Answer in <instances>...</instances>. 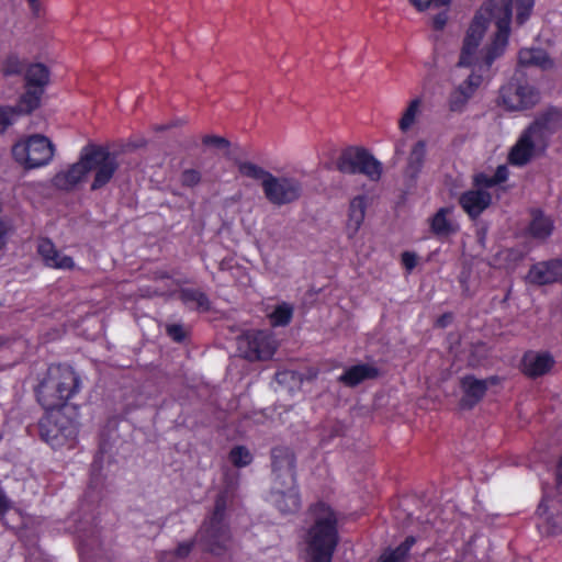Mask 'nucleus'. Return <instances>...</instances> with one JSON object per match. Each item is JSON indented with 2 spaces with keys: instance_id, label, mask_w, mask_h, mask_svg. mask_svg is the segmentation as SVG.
<instances>
[{
  "instance_id": "nucleus-7",
  "label": "nucleus",
  "mask_w": 562,
  "mask_h": 562,
  "mask_svg": "<svg viewBox=\"0 0 562 562\" xmlns=\"http://www.w3.org/2000/svg\"><path fill=\"white\" fill-rule=\"evenodd\" d=\"M54 151L55 148L52 142L41 134L20 140L12 147L14 159L29 169L49 164L54 157Z\"/></svg>"
},
{
  "instance_id": "nucleus-21",
  "label": "nucleus",
  "mask_w": 562,
  "mask_h": 562,
  "mask_svg": "<svg viewBox=\"0 0 562 562\" xmlns=\"http://www.w3.org/2000/svg\"><path fill=\"white\" fill-rule=\"evenodd\" d=\"M367 210V199L364 195L355 196L349 204L348 220H347V234L349 238L356 236L359 232Z\"/></svg>"
},
{
  "instance_id": "nucleus-42",
  "label": "nucleus",
  "mask_w": 562,
  "mask_h": 562,
  "mask_svg": "<svg viewBox=\"0 0 562 562\" xmlns=\"http://www.w3.org/2000/svg\"><path fill=\"white\" fill-rule=\"evenodd\" d=\"M201 181V173L195 169H186L181 173V183L186 187H194Z\"/></svg>"
},
{
  "instance_id": "nucleus-13",
  "label": "nucleus",
  "mask_w": 562,
  "mask_h": 562,
  "mask_svg": "<svg viewBox=\"0 0 562 562\" xmlns=\"http://www.w3.org/2000/svg\"><path fill=\"white\" fill-rule=\"evenodd\" d=\"M273 484L277 482L282 486H291L295 483L294 454L283 447L274 448L271 452Z\"/></svg>"
},
{
  "instance_id": "nucleus-9",
  "label": "nucleus",
  "mask_w": 562,
  "mask_h": 562,
  "mask_svg": "<svg viewBox=\"0 0 562 562\" xmlns=\"http://www.w3.org/2000/svg\"><path fill=\"white\" fill-rule=\"evenodd\" d=\"M85 161L88 162L89 171L93 172L91 190L104 188L114 177L120 164L116 155L101 146H86Z\"/></svg>"
},
{
  "instance_id": "nucleus-47",
  "label": "nucleus",
  "mask_w": 562,
  "mask_h": 562,
  "mask_svg": "<svg viewBox=\"0 0 562 562\" xmlns=\"http://www.w3.org/2000/svg\"><path fill=\"white\" fill-rule=\"evenodd\" d=\"M447 14L446 13H439L437 14L434 20H432V24H434V27L436 30H441L445 27L446 23H447Z\"/></svg>"
},
{
  "instance_id": "nucleus-1",
  "label": "nucleus",
  "mask_w": 562,
  "mask_h": 562,
  "mask_svg": "<svg viewBox=\"0 0 562 562\" xmlns=\"http://www.w3.org/2000/svg\"><path fill=\"white\" fill-rule=\"evenodd\" d=\"M510 19L512 0H490L474 16L453 72L454 79L461 81L448 98L451 112L464 111L493 61L505 52Z\"/></svg>"
},
{
  "instance_id": "nucleus-14",
  "label": "nucleus",
  "mask_w": 562,
  "mask_h": 562,
  "mask_svg": "<svg viewBox=\"0 0 562 562\" xmlns=\"http://www.w3.org/2000/svg\"><path fill=\"white\" fill-rule=\"evenodd\" d=\"M528 280L539 285L562 280V260L553 259L533 265L528 272Z\"/></svg>"
},
{
  "instance_id": "nucleus-37",
  "label": "nucleus",
  "mask_w": 562,
  "mask_h": 562,
  "mask_svg": "<svg viewBox=\"0 0 562 562\" xmlns=\"http://www.w3.org/2000/svg\"><path fill=\"white\" fill-rule=\"evenodd\" d=\"M515 4L517 11V23L524 24L532 11L535 0H516Z\"/></svg>"
},
{
  "instance_id": "nucleus-28",
  "label": "nucleus",
  "mask_w": 562,
  "mask_h": 562,
  "mask_svg": "<svg viewBox=\"0 0 562 562\" xmlns=\"http://www.w3.org/2000/svg\"><path fill=\"white\" fill-rule=\"evenodd\" d=\"M179 299L191 310L207 311L210 308L207 296L198 289H182L179 292Z\"/></svg>"
},
{
  "instance_id": "nucleus-19",
  "label": "nucleus",
  "mask_w": 562,
  "mask_h": 562,
  "mask_svg": "<svg viewBox=\"0 0 562 562\" xmlns=\"http://www.w3.org/2000/svg\"><path fill=\"white\" fill-rule=\"evenodd\" d=\"M491 201V194L482 189L467 191L460 196L462 209L473 218L487 209Z\"/></svg>"
},
{
  "instance_id": "nucleus-48",
  "label": "nucleus",
  "mask_w": 562,
  "mask_h": 562,
  "mask_svg": "<svg viewBox=\"0 0 562 562\" xmlns=\"http://www.w3.org/2000/svg\"><path fill=\"white\" fill-rule=\"evenodd\" d=\"M7 231L5 224L0 222V249L4 246Z\"/></svg>"
},
{
  "instance_id": "nucleus-23",
  "label": "nucleus",
  "mask_w": 562,
  "mask_h": 562,
  "mask_svg": "<svg viewBox=\"0 0 562 562\" xmlns=\"http://www.w3.org/2000/svg\"><path fill=\"white\" fill-rule=\"evenodd\" d=\"M451 213L452 209L450 207H441L436 212V214L429 220L432 234L439 237H445L457 232L458 226L451 220Z\"/></svg>"
},
{
  "instance_id": "nucleus-29",
  "label": "nucleus",
  "mask_w": 562,
  "mask_h": 562,
  "mask_svg": "<svg viewBox=\"0 0 562 562\" xmlns=\"http://www.w3.org/2000/svg\"><path fill=\"white\" fill-rule=\"evenodd\" d=\"M43 90L27 87V90L20 98V101L15 108L16 114H29L40 106Z\"/></svg>"
},
{
  "instance_id": "nucleus-5",
  "label": "nucleus",
  "mask_w": 562,
  "mask_h": 562,
  "mask_svg": "<svg viewBox=\"0 0 562 562\" xmlns=\"http://www.w3.org/2000/svg\"><path fill=\"white\" fill-rule=\"evenodd\" d=\"M46 414L40 422L42 438L53 448L74 441L78 432L76 408L45 409Z\"/></svg>"
},
{
  "instance_id": "nucleus-35",
  "label": "nucleus",
  "mask_w": 562,
  "mask_h": 562,
  "mask_svg": "<svg viewBox=\"0 0 562 562\" xmlns=\"http://www.w3.org/2000/svg\"><path fill=\"white\" fill-rule=\"evenodd\" d=\"M420 109H422V99L420 98H415L414 100H412L409 102L408 106L404 111V113L398 122V126H400L401 131L406 132L413 126L416 119L419 116V114L422 112Z\"/></svg>"
},
{
  "instance_id": "nucleus-26",
  "label": "nucleus",
  "mask_w": 562,
  "mask_h": 562,
  "mask_svg": "<svg viewBox=\"0 0 562 562\" xmlns=\"http://www.w3.org/2000/svg\"><path fill=\"white\" fill-rule=\"evenodd\" d=\"M518 61L522 66H536L541 69H549L553 66L548 54L540 48H524L519 52Z\"/></svg>"
},
{
  "instance_id": "nucleus-10",
  "label": "nucleus",
  "mask_w": 562,
  "mask_h": 562,
  "mask_svg": "<svg viewBox=\"0 0 562 562\" xmlns=\"http://www.w3.org/2000/svg\"><path fill=\"white\" fill-rule=\"evenodd\" d=\"M277 348V340L267 330H247L237 337V351L249 361L269 360Z\"/></svg>"
},
{
  "instance_id": "nucleus-34",
  "label": "nucleus",
  "mask_w": 562,
  "mask_h": 562,
  "mask_svg": "<svg viewBox=\"0 0 562 562\" xmlns=\"http://www.w3.org/2000/svg\"><path fill=\"white\" fill-rule=\"evenodd\" d=\"M196 540H187L180 542L175 550L164 551L160 554L161 562H179L184 560L191 553Z\"/></svg>"
},
{
  "instance_id": "nucleus-6",
  "label": "nucleus",
  "mask_w": 562,
  "mask_h": 562,
  "mask_svg": "<svg viewBox=\"0 0 562 562\" xmlns=\"http://www.w3.org/2000/svg\"><path fill=\"white\" fill-rule=\"evenodd\" d=\"M226 501L224 496H218L212 516L204 521L195 535V540L204 550L218 553L229 541V531L224 524V513Z\"/></svg>"
},
{
  "instance_id": "nucleus-27",
  "label": "nucleus",
  "mask_w": 562,
  "mask_h": 562,
  "mask_svg": "<svg viewBox=\"0 0 562 562\" xmlns=\"http://www.w3.org/2000/svg\"><path fill=\"white\" fill-rule=\"evenodd\" d=\"M24 78L26 87H34L43 90V87H45L49 81V70L41 63L31 64L25 70Z\"/></svg>"
},
{
  "instance_id": "nucleus-12",
  "label": "nucleus",
  "mask_w": 562,
  "mask_h": 562,
  "mask_svg": "<svg viewBox=\"0 0 562 562\" xmlns=\"http://www.w3.org/2000/svg\"><path fill=\"white\" fill-rule=\"evenodd\" d=\"M540 99L539 91L528 82L513 80L499 91V104L508 111H524L535 106Z\"/></svg>"
},
{
  "instance_id": "nucleus-43",
  "label": "nucleus",
  "mask_w": 562,
  "mask_h": 562,
  "mask_svg": "<svg viewBox=\"0 0 562 562\" xmlns=\"http://www.w3.org/2000/svg\"><path fill=\"white\" fill-rule=\"evenodd\" d=\"M167 334L175 340V341H182L186 338V329L182 325L179 324H172L167 326Z\"/></svg>"
},
{
  "instance_id": "nucleus-30",
  "label": "nucleus",
  "mask_w": 562,
  "mask_h": 562,
  "mask_svg": "<svg viewBox=\"0 0 562 562\" xmlns=\"http://www.w3.org/2000/svg\"><path fill=\"white\" fill-rule=\"evenodd\" d=\"M539 517L543 518V520L551 526L552 532L562 531V521L560 517L555 515L557 512V503L554 501H549L544 498L538 507Z\"/></svg>"
},
{
  "instance_id": "nucleus-45",
  "label": "nucleus",
  "mask_w": 562,
  "mask_h": 562,
  "mask_svg": "<svg viewBox=\"0 0 562 562\" xmlns=\"http://www.w3.org/2000/svg\"><path fill=\"white\" fill-rule=\"evenodd\" d=\"M475 183L482 188H491L497 184L493 176L484 173H480L475 177Z\"/></svg>"
},
{
  "instance_id": "nucleus-31",
  "label": "nucleus",
  "mask_w": 562,
  "mask_h": 562,
  "mask_svg": "<svg viewBox=\"0 0 562 562\" xmlns=\"http://www.w3.org/2000/svg\"><path fill=\"white\" fill-rule=\"evenodd\" d=\"M416 542L414 537H407L404 542H402L394 550L385 551L379 559L378 562H405L407 554L411 548Z\"/></svg>"
},
{
  "instance_id": "nucleus-11",
  "label": "nucleus",
  "mask_w": 562,
  "mask_h": 562,
  "mask_svg": "<svg viewBox=\"0 0 562 562\" xmlns=\"http://www.w3.org/2000/svg\"><path fill=\"white\" fill-rule=\"evenodd\" d=\"M266 200L278 207L299 201L303 194V183L293 176L271 175L263 190Z\"/></svg>"
},
{
  "instance_id": "nucleus-20",
  "label": "nucleus",
  "mask_w": 562,
  "mask_h": 562,
  "mask_svg": "<svg viewBox=\"0 0 562 562\" xmlns=\"http://www.w3.org/2000/svg\"><path fill=\"white\" fill-rule=\"evenodd\" d=\"M553 357L548 352H528L522 360L524 372L537 378L549 372L554 366Z\"/></svg>"
},
{
  "instance_id": "nucleus-39",
  "label": "nucleus",
  "mask_w": 562,
  "mask_h": 562,
  "mask_svg": "<svg viewBox=\"0 0 562 562\" xmlns=\"http://www.w3.org/2000/svg\"><path fill=\"white\" fill-rule=\"evenodd\" d=\"M22 70H23V64L15 56L8 57L2 67V72L4 76L19 75L22 72Z\"/></svg>"
},
{
  "instance_id": "nucleus-8",
  "label": "nucleus",
  "mask_w": 562,
  "mask_h": 562,
  "mask_svg": "<svg viewBox=\"0 0 562 562\" xmlns=\"http://www.w3.org/2000/svg\"><path fill=\"white\" fill-rule=\"evenodd\" d=\"M336 166L342 173H362L372 181L380 180L382 176V164L361 147L351 146L342 150Z\"/></svg>"
},
{
  "instance_id": "nucleus-49",
  "label": "nucleus",
  "mask_w": 562,
  "mask_h": 562,
  "mask_svg": "<svg viewBox=\"0 0 562 562\" xmlns=\"http://www.w3.org/2000/svg\"><path fill=\"white\" fill-rule=\"evenodd\" d=\"M557 486L560 493H562V459L558 468L557 473Z\"/></svg>"
},
{
  "instance_id": "nucleus-40",
  "label": "nucleus",
  "mask_w": 562,
  "mask_h": 562,
  "mask_svg": "<svg viewBox=\"0 0 562 562\" xmlns=\"http://www.w3.org/2000/svg\"><path fill=\"white\" fill-rule=\"evenodd\" d=\"M202 143L207 147H214L218 149H227L229 147V142L226 138L217 135H205L202 138Z\"/></svg>"
},
{
  "instance_id": "nucleus-3",
  "label": "nucleus",
  "mask_w": 562,
  "mask_h": 562,
  "mask_svg": "<svg viewBox=\"0 0 562 562\" xmlns=\"http://www.w3.org/2000/svg\"><path fill=\"white\" fill-rule=\"evenodd\" d=\"M311 517L313 524L305 536L308 562H331L337 544L336 515L325 504H317L311 508Z\"/></svg>"
},
{
  "instance_id": "nucleus-46",
  "label": "nucleus",
  "mask_w": 562,
  "mask_h": 562,
  "mask_svg": "<svg viewBox=\"0 0 562 562\" xmlns=\"http://www.w3.org/2000/svg\"><path fill=\"white\" fill-rule=\"evenodd\" d=\"M493 178L495 179L496 183L499 184L507 180L508 178V169L506 166L502 165L498 166L495 173L493 175Z\"/></svg>"
},
{
  "instance_id": "nucleus-36",
  "label": "nucleus",
  "mask_w": 562,
  "mask_h": 562,
  "mask_svg": "<svg viewBox=\"0 0 562 562\" xmlns=\"http://www.w3.org/2000/svg\"><path fill=\"white\" fill-rule=\"evenodd\" d=\"M228 459L235 467L243 468L252 462V454L245 446H236L229 451Z\"/></svg>"
},
{
  "instance_id": "nucleus-16",
  "label": "nucleus",
  "mask_w": 562,
  "mask_h": 562,
  "mask_svg": "<svg viewBox=\"0 0 562 562\" xmlns=\"http://www.w3.org/2000/svg\"><path fill=\"white\" fill-rule=\"evenodd\" d=\"M89 172L88 162L85 161V147L81 150L80 159L67 170L58 172L54 177V184L61 190H70L76 187Z\"/></svg>"
},
{
  "instance_id": "nucleus-18",
  "label": "nucleus",
  "mask_w": 562,
  "mask_h": 562,
  "mask_svg": "<svg viewBox=\"0 0 562 562\" xmlns=\"http://www.w3.org/2000/svg\"><path fill=\"white\" fill-rule=\"evenodd\" d=\"M37 251L45 265L54 269L69 270L75 268L71 257L64 255L49 239H42L38 243Z\"/></svg>"
},
{
  "instance_id": "nucleus-41",
  "label": "nucleus",
  "mask_w": 562,
  "mask_h": 562,
  "mask_svg": "<svg viewBox=\"0 0 562 562\" xmlns=\"http://www.w3.org/2000/svg\"><path fill=\"white\" fill-rule=\"evenodd\" d=\"M409 1L418 11H424L431 7L439 8L442 5H447L451 0H409Z\"/></svg>"
},
{
  "instance_id": "nucleus-24",
  "label": "nucleus",
  "mask_w": 562,
  "mask_h": 562,
  "mask_svg": "<svg viewBox=\"0 0 562 562\" xmlns=\"http://www.w3.org/2000/svg\"><path fill=\"white\" fill-rule=\"evenodd\" d=\"M531 216L532 218L528 227L529 234L533 238L541 240L550 237L554 228L553 221L539 210L532 211Z\"/></svg>"
},
{
  "instance_id": "nucleus-44",
  "label": "nucleus",
  "mask_w": 562,
  "mask_h": 562,
  "mask_svg": "<svg viewBox=\"0 0 562 562\" xmlns=\"http://www.w3.org/2000/svg\"><path fill=\"white\" fill-rule=\"evenodd\" d=\"M402 263L407 271H412L417 265V257L414 252L405 251L402 254Z\"/></svg>"
},
{
  "instance_id": "nucleus-25",
  "label": "nucleus",
  "mask_w": 562,
  "mask_h": 562,
  "mask_svg": "<svg viewBox=\"0 0 562 562\" xmlns=\"http://www.w3.org/2000/svg\"><path fill=\"white\" fill-rule=\"evenodd\" d=\"M378 371L368 364H357L347 369L340 376L339 381L348 386H355L367 379L376 376Z\"/></svg>"
},
{
  "instance_id": "nucleus-50",
  "label": "nucleus",
  "mask_w": 562,
  "mask_h": 562,
  "mask_svg": "<svg viewBox=\"0 0 562 562\" xmlns=\"http://www.w3.org/2000/svg\"><path fill=\"white\" fill-rule=\"evenodd\" d=\"M27 1L30 3L31 9L33 10V12L37 14L38 11H40V2H38V0H27Z\"/></svg>"
},
{
  "instance_id": "nucleus-4",
  "label": "nucleus",
  "mask_w": 562,
  "mask_h": 562,
  "mask_svg": "<svg viewBox=\"0 0 562 562\" xmlns=\"http://www.w3.org/2000/svg\"><path fill=\"white\" fill-rule=\"evenodd\" d=\"M81 389V380L69 366L54 364L47 369L40 382L36 394L40 404L45 409L75 408L67 402Z\"/></svg>"
},
{
  "instance_id": "nucleus-15",
  "label": "nucleus",
  "mask_w": 562,
  "mask_h": 562,
  "mask_svg": "<svg viewBox=\"0 0 562 562\" xmlns=\"http://www.w3.org/2000/svg\"><path fill=\"white\" fill-rule=\"evenodd\" d=\"M271 502L282 514L296 513L301 506V502L295 483L291 486H282L278 482L273 484Z\"/></svg>"
},
{
  "instance_id": "nucleus-33",
  "label": "nucleus",
  "mask_w": 562,
  "mask_h": 562,
  "mask_svg": "<svg viewBox=\"0 0 562 562\" xmlns=\"http://www.w3.org/2000/svg\"><path fill=\"white\" fill-rule=\"evenodd\" d=\"M294 307L290 303L278 304L269 314L271 325L274 327L286 326L293 317Z\"/></svg>"
},
{
  "instance_id": "nucleus-2",
  "label": "nucleus",
  "mask_w": 562,
  "mask_h": 562,
  "mask_svg": "<svg viewBox=\"0 0 562 562\" xmlns=\"http://www.w3.org/2000/svg\"><path fill=\"white\" fill-rule=\"evenodd\" d=\"M562 127V113L548 111L535 120L519 136L512 147L508 160L514 166H525L537 154L548 146L550 136Z\"/></svg>"
},
{
  "instance_id": "nucleus-38",
  "label": "nucleus",
  "mask_w": 562,
  "mask_h": 562,
  "mask_svg": "<svg viewBox=\"0 0 562 562\" xmlns=\"http://www.w3.org/2000/svg\"><path fill=\"white\" fill-rule=\"evenodd\" d=\"M16 116L15 108L0 106V132H4L10 125H12Z\"/></svg>"
},
{
  "instance_id": "nucleus-22",
  "label": "nucleus",
  "mask_w": 562,
  "mask_h": 562,
  "mask_svg": "<svg viewBox=\"0 0 562 562\" xmlns=\"http://www.w3.org/2000/svg\"><path fill=\"white\" fill-rule=\"evenodd\" d=\"M464 395L461 404L463 407H473L485 394L487 383L484 380H477L473 376H465L461 382Z\"/></svg>"
},
{
  "instance_id": "nucleus-32",
  "label": "nucleus",
  "mask_w": 562,
  "mask_h": 562,
  "mask_svg": "<svg viewBox=\"0 0 562 562\" xmlns=\"http://www.w3.org/2000/svg\"><path fill=\"white\" fill-rule=\"evenodd\" d=\"M238 171L244 177L260 181L262 189L265 188L266 183L268 182L272 175L262 167L249 161L240 162L238 165Z\"/></svg>"
},
{
  "instance_id": "nucleus-51",
  "label": "nucleus",
  "mask_w": 562,
  "mask_h": 562,
  "mask_svg": "<svg viewBox=\"0 0 562 562\" xmlns=\"http://www.w3.org/2000/svg\"><path fill=\"white\" fill-rule=\"evenodd\" d=\"M396 153H401V148L398 146L396 147Z\"/></svg>"
},
{
  "instance_id": "nucleus-17",
  "label": "nucleus",
  "mask_w": 562,
  "mask_h": 562,
  "mask_svg": "<svg viewBox=\"0 0 562 562\" xmlns=\"http://www.w3.org/2000/svg\"><path fill=\"white\" fill-rule=\"evenodd\" d=\"M427 153V144L425 140L416 142L407 157L406 167L404 169V179L408 186H415L419 173L425 164Z\"/></svg>"
}]
</instances>
